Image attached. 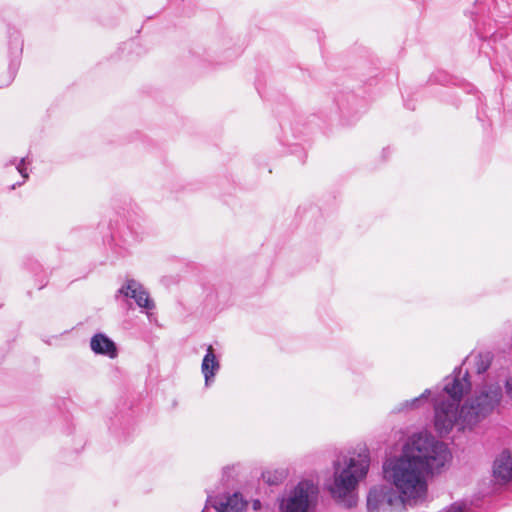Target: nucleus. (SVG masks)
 I'll return each mask as SVG.
<instances>
[{
	"instance_id": "obj_1",
	"label": "nucleus",
	"mask_w": 512,
	"mask_h": 512,
	"mask_svg": "<svg viewBox=\"0 0 512 512\" xmlns=\"http://www.w3.org/2000/svg\"><path fill=\"white\" fill-rule=\"evenodd\" d=\"M450 457L445 443L428 434H414L399 457L389 458L383 464L384 478L395 488L391 484L371 487L367 511L398 512L405 503L423 499L427 492L425 475L439 471Z\"/></svg>"
},
{
	"instance_id": "obj_2",
	"label": "nucleus",
	"mask_w": 512,
	"mask_h": 512,
	"mask_svg": "<svg viewBox=\"0 0 512 512\" xmlns=\"http://www.w3.org/2000/svg\"><path fill=\"white\" fill-rule=\"evenodd\" d=\"M471 388L469 372L466 370L463 373L461 366L444 378L442 392L449 399H444L441 393L433 398L434 428L439 436L449 434L456 423L463 429H471L500 405L503 398L502 386L499 382H493L482 384L460 406L464 394Z\"/></svg>"
},
{
	"instance_id": "obj_3",
	"label": "nucleus",
	"mask_w": 512,
	"mask_h": 512,
	"mask_svg": "<svg viewBox=\"0 0 512 512\" xmlns=\"http://www.w3.org/2000/svg\"><path fill=\"white\" fill-rule=\"evenodd\" d=\"M370 466V457L367 451L359 453L357 457L349 458L347 466L340 470L339 462L334 463V482L329 487L333 498L342 500L355 489L358 482L366 477Z\"/></svg>"
},
{
	"instance_id": "obj_4",
	"label": "nucleus",
	"mask_w": 512,
	"mask_h": 512,
	"mask_svg": "<svg viewBox=\"0 0 512 512\" xmlns=\"http://www.w3.org/2000/svg\"><path fill=\"white\" fill-rule=\"evenodd\" d=\"M317 495L318 487L312 481H300L291 491L289 497L281 503V510L282 512H308Z\"/></svg>"
},
{
	"instance_id": "obj_5",
	"label": "nucleus",
	"mask_w": 512,
	"mask_h": 512,
	"mask_svg": "<svg viewBox=\"0 0 512 512\" xmlns=\"http://www.w3.org/2000/svg\"><path fill=\"white\" fill-rule=\"evenodd\" d=\"M123 296L126 299H133L138 307L151 311L155 308L153 300L143 285L134 280L127 279L125 283L117 290L115 297Z\"/></svg>"
},
{
	"instance_id": "obj_6",
	"label": "nucleus",
	"mask_w": 512,
	"mask_h": 512,
	"mask_svg": "<svg viewBox=\"0 0 512 512\" xmlns=\"http://www.w3.org/2000/svg\"><path fill=\"white\" fill-rule=\"evenodd\" d=\"M22 49L23 43L20 35L18 32L14 31L9 35V51L12 58L9 63L7 75L4 79H0V88L10 85L14 80L20 65Z\"/></svg>"
},
{
	"instance_id": "obj_7",
	"label": "nucleus",
	"mask_w": 512,
	"mask_h": 512,
	"mask_svg": "<svg viewBox=\"0 0 512 512\" xmlns=\"http://www.w3.org/2000/svg\"><path fill=\"white\" fill-rule=\"evenodd\" d=\"M493 478L498 484H506L512 480V454L503 450L494 460Z\"/></svg>"
},
{
	"instance_id": "obj_8",
	"label": "nucleus",
	"mask_w": 512,
	"mask_h": 512,
	"mask_svg": "<svg viewBox=\"0 0 512 512\" xmlns=\"http://www.w3.org/2000/svg\"><path fill=\"white\" fill-rule=\"evenodd\" d=\"M207 504H210L217 512H246L248 506L247 501L238 492L228 497L226 502L218 501L208 496Z\"/></svg>"
},
{
	"instance_id": "obj_9",
	"label": "nucleus",
	"mask_w": 512,
	"mask_h": 512,
	"mask_svg": "<svg viewBox=\"0 0 512 512\" xmlns=\"http://www.w3.org/2000/svg\"><path fill=\"white\" fill-rule=\"evenodd\" d=\"M220 367V361L215 355L213 347L209 345L201 363V372L204 376L206 386H209L210 383L214 381V377L220 370Z\"/></svg>"
},
{
	"instance_id": "obj_10",
	"label": "nucleus",
	"mask_w": 512,
	"mask_h": 512,
	"mask_svg": "<svg viewBox=\"0 0 512 512\" xmlns=\"http://www.w3.org/2000/svg\"><path fill=\"white\" fill-rule=\"evenodd\" d=\"M90 348L95 354L106 355L111 359L117 356L116 344L103 333H97L91 338Z\"/></svg>"
},
{
	"instance_id": "obj_11",
	"label": "nucleus",
	"mask_w": 512,
	"mask_h": 512,
	"mask_svg": "<svg viewBox=\"0 0 512 512\" xmlns=\"http://www.w3.org/2000/svg\"><path fill=\"white\" fill-rule=\"evenodd\" d=\"M430 394H431V390L425 389L424 392L420 396L415 397L410 400H405L404 402L400 403L398 406H396L393 409V412L401 413V412L418 409L424 404L425 401H427Z\"/></svg>"
},
{
	"instance_id": "obj_12",
	"label": "nucleus",
	"mask_w": 512,
	"mask_h": 512,
	"mask_svg": "<svg viewBox=\"0 0 512 512\" xmlns=\"http://www.w3.org/2000/svg\"><path fill=\"white\" fill-rule=\"evenodd\" d=\"M492 361V355L490 352L479 353L475 357V370L476 373L481 375L488 371Z\"/></svg>"
},
{
	"instance_id": "obj_13",
	"label": "nucleus",
	"mask_w": 512,
	"mask_h": 512,
	"mask_svg": "<svg viewBox=\"0 0 512 512\" xmlns=\"http://www.w3.org/2000/svg\"><path fill=\"white\" fill-rule=\"evenodd\" d=\"M286 476L287 474L284 470L265 471L262 473L264 482L270 486L281 484Z\"/></svg>"
},
{
	"instance_id": "obj_14",
	"label": "nucleus",
	"mask_w": 512,
	"mask_h": 512,
	"mask_svg": "<svg viewBox=\"0 0 512 512\" xmlns=\"http://www.w3.org/2000/svg\"><path fill=\"white\" fill-rule=\"evenodd\" d=\"M9 165H15L17 171L23 177L22 182H18L11 186V189H15L16 186H21L24 183V181L29 177L27 168L25 167V158H21L20 160H18L17 158H13L9 161Z\"/></svg>"
},
{
	"instance_id": "obj_15",
	"label": "nucleus",
	"mask_w": 512,
	"mask_h": 512,
	"mask_svg": "<svg viewBox=\"0 0 512 512\" xmlns=\"http://www.w3.org/2000/svg\"><path fill=\"white\" fill-rule=\"evenodd\" d=\"M451 79L448 74L445 72L439 71L429 78L430 83H440L441 85H447L450 83Z\"/></svg>"
},
{
	"instance_id": "obj_16",
	"label": "nucleus",
	"mask_w": 512,
	"mask_h": 512,
	"mask_svg": "<svg viewBox=\"0 0 512 512\" xmlns=\"http://www.w3.org/2000/svg\"><path fill=\"white\" fill-rule=\"evenodd\" d=\"M347 99H344V97H341V98H337L336 102H337V105L339 106V109L341 111H349L350 110V102H355L356 101V97L354 94H348Z\"/></svg>"
},
{
	"instance_id": "obj_17",
	"label": "nucleus",
	"mask_w": 512,
	"mask_h": 512,
	"mask_svg": "<svg viewBox=\"0 0 512 512\" xmlns=\"http://www.w3.org/2000/svg\"><path fill=\"white\" fill-rule=\"evenodd\" d=\"M504 387L507 397L512 401V375L505 380Z\"/></svg>"
},
{
	"instance_id": "obj_18",
	"label": "nucleus",
	"mask_w": 512,
	"mask_h": 512,
	"mask_svg": "<svg viewBox=\"0 0 512 512\" xmlns=\"http://www.w3.org/2000/svg\"><path fill=\"white\" fill-rule=\"evenodd\" d=\"M235 470V467H230V466H227V467H224L223 468V480L228 482L229 481V478L232 474V472H234Z\"/></svg>"
},
{
	"instance_id": "obj_19",
	"label": "nucleus",
	"mask_w": 512,
	"mask_h": 512,
	"mask_svg": "<svg viewBox=\"0 0 512 512\" xmlns=\"http://www.w3.org/2000/svg\"><path fill=\"white\" fill-rule=\"evenodd\" d=\"M463 507L457 503L450 505L445 512H462Z\"/></svg>"
},
{
	"instance_id": "obj_20",
	"label": "nucleus",
	"mask_w": 512,
	"mask_h": 512,
	"mask_svg": "<svg viewBox=\"0 0 512 512\" xmlns=\"http://www.w3.org/2000/svg\"><path fill=\"white\" fill-rule=\"evenodd\" d=\"M261 508V502L260 500H254L253 501V509L254 510H259Z\"/></svg>"
},
{
	"instance_id": "obj_21",
	"label": "nucleus",
	"mask_w": 512,
	"mask_h": 512,
	"mask_svg": "<svg viewBox=\"0 0 512 512\" xmlns=\"http://www.w3.org/2000/svg\"><path fill=\"white\" fill-rule=\"evenodd\" d=\"M138 238H139L138 234L136 232L134 233V232L131 231V240L132 241H137Z\"/></svg>"
},
{
	"instance_id": "obj_22",
	"label": "nucleus",
	"mask_w": 512,
	"mask_h": 512,
	"mask_svg": "<svg viewBox=\"0 0 512 512\" xmlns=\"http://www.w3.org/2000/svg\"><path fill=\"white\" fill-rule=\"evenodd\" d=\"M405 106H406L408 109H410V110H414V109H415V107H414V106H412V105H410L407 101H405Z\"/></svg>"
},
{
	"instance_id": "obj_23",
	"label": "nucleus",
	"mask_w": 512,
	"mask_h": 512,
	"mask_svg": "<svg viewBox=\"0 0 512 512\" xmlns=\"http://www.w3.org/2000/svg\"><path fill=\"white\" fill-rule=\"evenodd\" d=\"M202 512H204V511H202Z\"/></svg>"
}]
</instances>
